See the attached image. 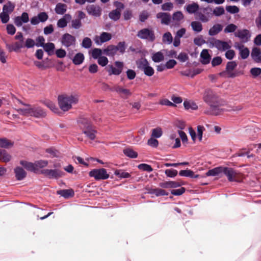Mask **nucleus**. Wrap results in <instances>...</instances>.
Instances as JSON below:
<instances>
[{"label":"nucleus","instance_id":"29","mask_svg":"<svg viewBox=\"0 0 261 261\" xmlns=\"http://www.w3.org/2000/svg\"><path fill=\"white\" fill-rule=\"evenodd\" d=\"M12 156L5 150L0 149V161L3 162L7 163L11 160Z\"/></svg>","mask_w":261,"mask_h":261},{"label":"nucleus","instance_id":"18","mask_svg":"<svg viewBox=\"0 0 261 261\" xmlns=\"http://www.w3.org/2000/svg\"><path fill=\"white\" fill-rule=\"evenodd\" d=\"M32 111V106L28 105H24L17 110V112L20 115L25 116H31Z\"/></svg>","mask_w":261,"mask_h":261},{"label":"nucleus","instance_id":"7","mask_svg":"<svg viewBox=\"0 0 261 261\" xmlns=\"http://www.w3.org/2000/svg\"><path fill=\"white\" fill-rule=\"evenodd\" d=\"M75 42V38L68 33L64 34L61 38L62 44L66 47L74 46Z\"/></svg>","mask_w":261,"mask_h":261},{"label":"nucleus","instance_id":"38","mask_svg":"<svg viewBox=\"0 0 261 261\" xmlns=\"http://www.w3.org/2000/svg\"><path fill=\"white\" fill-rule=\"evenodd\" d=\"M169 138L171 141L175 142L172 146L173 148H175L180 146V141L179 139L177 137L176 133H172L169 136Z\"/></svg>","mask_w":261,"mask_h":261},{"label":"nucleus","instance_id":"48","mask_svg":"<svg viewBox=\"0 0 261 261\" xmlns=\"http://www.w3.org/2000/svg\"><path fill=\"white\" fill-rule=\"evenodd\" d=\"M92 57L94 59H98L99 57H101L103 54V50L99 48H94L91 50Z\"/></svg>","mask_w":261,"mask_h":261},{"label":"nucleus","instance_id":"24","mask_svg":"<svg viewBox=\"0 0 261 261\" xmlns=\"http://www.w3.org/2000/svg\"><path fill=\"white\" fill-rule=\"evenodd\" d=\"M83 133L91 140H94L95 138L96 132L92 128L91 126L88 125L85 128H83Z\"/></svg>","mask_w":261,"mask_h":261},{"label":"nucleus","instance_id":"37","mask_svg":"<svg viewBox=\"0 0 261 261\" xmlns=\"http://www.w3.org/2000/svg\"><path fill=\"white\" fill-rule=\"evenodd\" d=\"M55 10L57 14L62 15L66 12L67 6L62 3H58L56 5Z\"/></svg>","mask_w":261,"mask_h":261},{"label":"nucleus","instance_id":"17","mask_svg":"<svg viewBox=\"0 0 261 261\" xmlns=\"http://www.w3.org/2000/svg\"><path fill=\"white\" fill-rule=\"evenodd\" d=\"M211 56L206 49L202 50L200 55V61L203 64H207L210 63Z\"/></svg>","mask_w":261,"mask_h":261},{"label":"nucleus","instance_id":"54","mask_svg":"<svg viewBox=\"0 0 261 261\" xmlns=\"http://www.w3.org/2000/svg\"><path fill=\"white\" fill-rule=\"evenodd\" d=\"M91 45L92 41L89 38L86 37L84 38L82 43V45L83 47L85 48H89L91 46Z\"/></svg>","mask_w":261,"mask_h":261},{"label":"nucleus","instance_id":"9","mask_svg":"<svg viewBox=\"0 0 261 261\" xmlns=\"http://www.w3.org/2000/svg\"><path fill=\"white\" fill-rule=\"evenodd\" d=\"M138 36L141 39H145L150 41H153L154 39L153 32L148 29H144L140 31L138 33Z\"/></svg>","mask_w":261,"mask_h":261},{"label":"nucleus","instance_id":"28","mask_svg":"<svg viewBox=\"0 0 261 261\" xmlns=\"http://www.w3.org/2000/svg\"><path fill=\"white\" fill-rule=\"evenodd\" d=\"M223 26L220 24L214 25L208 31V34L210 36H215L222 31Z\"/></svg>","mask_w":261,"mask_h":261},{"label":"nucleus","instance_id":"42","mask_svg":"<svg viewBox=\"0 0 261 261\" xmlns=\"http://www.w3.org/2000/svg\"><path fill=\"white\" fill-rule=\"evenodd\" d=\"M163 43L166 44H170L173 41V37L170 32L164 33L162 37Z\"/></svg>","mask_w":261,"mask_h":261},{"label":"nucleus","instance_id":"10","mask_svg":"<svg viewBox=\"0 0 261 261\" xmlns=\"http://www.w3.org/2000/svg\"><path fill=\"white\" fill-rule=\"evenodd\" d=\"M222 173H223L230 181H238V173L232 168H222Z\"/></svg>","mask_w":261,"mask_h":261},{"label":"nucleus","instance_id":"31","mask_svg":"<svg viewBox=\"0 0 261 261\" xmlns=\"http://www.w3.org/2000/svg\"><path fill=\"white\" fill-rule=\"evenodd\" d=\"M183 104L185 108L187 110H196L198 109V106L196 103L191 100H185Z\"/></svg>","mask_w":261,"mask_h":261},{"label":"nucleus","instance_id":"26","mask_svg":"<svg viewBox=\"0 0 261 261\" xmlns=\"http://www.w3.org/2000/svg\"><path fill=\"white\" fill-rule=\"evenodd\" d=\"M103 53L107 56L113 57L117 54L116 47L115 45H109L103 49Z\"/></svg>","mask_w":261,"mask_h":261},{"label":"nucleus","instance_id":"59","mask_svg":"<svg viewBox=\"0 0 261 261\" xmlns=\"http://www.w3.org/2000/svg\"><path fill=\"white\" fill-rule=\"evenodd\" d=\"M155 138L151 137L147 142V144L153 147H156L158 146L159 142L155 139Z\"/></svg>","mask_w":261,"mask_h":261},{"label":"nucleus","instance_id":"34","mask_svg":"<svg viewBox=\"0 0 261 261\" xmlns=\"http://www.w3.org/2000/svg\"><path fill=\"white\" fill-rule=\"evenodd\" d=\"M160 186L164 188H174L179 187L180 185L176 181H169L162 182Z\"/></svg>","mask_w":261,"mask_h":261},{"label":"nucleus","instance_id":"53","mask_svg":"<svg viewBox=\"0 0 261 261\" xmlns=\"http://www.w3.org/2000/svg\"><path fill=\"white\" fill-rule=\"evenodd\" d=\"M97 62L99 65L104 67L108 64L109 60L107 57L101 56L97 59Z\"/></svg>","mask_w":261,"mask_h":261},{"label":"nucleus","instance_id":"58","mask_svg":"<svg viewBox=\"0 0 261 261\" xmlns=\"http://www.w3.org/2000/svg\"><path fill=\"white\" fill-rule=\"evenodd\" d=\"M165 174L170 177H174L177 175V171L174 169H167L165 171Z\"/></svg>","mask_w":261,"mask_h":261},{"label":"nucleus","instance_id":"30","mask_svg":"<svg viewBox=\"0 0 261 261\" xmlns=\"http://www.w3.org/2000/svg\"><path fill=\"white\" fill-rule=\"evenodd\" d=\"M114 90L123 97H127L131 95V92L128 89L120 86H116L114 88Z\"/></svg>","mask_w":261,"mask_h":261},{"label":"nucleus","instance_id":"41","mask_svg":"<svg viewBox=\"0 0 261 261\" xmlns=\"http://www.w3.org/2000/svg\"><path fill=\"white\" fill-rule=\"evenodd\" d=\"M198 9L199 5L195 3L189 4L186 7L187 11L190 14L194 13L198 10Z\"/></svg>","mask_w":261,"mask_h":261},{"label":"nucleus","instance_id":"45","mask_svg":"<svg viewBox=\"0 0 261 261\" xmlns=\"http://www.w3.org/2000/svg\"><path fill=\"white\" fill-rule=\"evenodd\" d=\"M193 30L196 32L199 33L202 30V25L199 21H192L191 24Z\"/></svg>","mask_w":261,"mask_h":261},{"label":"nucleus","instance_id":"21","mask_svg":"<svg viewBox=\"0 0 261 261\" xmlns=\"http://www.w3.org/2000/svg\"><path fill=\"white\" fill-rule=\"evenodd\" d=\"M88 13L92 16L97 17L101 14V10L99 7L91 5L87 8Z\"/></svg>","mask_w":261,"mask_h":261},{"label":"nucleus","instance_id":"52","mask_svg":"<svg viewBox=\"0 0 261 261\" xmlns=\"http://www.w3.org/2000/svg\"><path fill=\"white\" fill-rule=\"evenodd\" d=\"M163 134V132L160 127H157L152 130L151 137L159 138H160Z\"/></svg>","mask_w":261,"mask_h":261},{"label":"nucleus","instance_id":"43","mask_svg":"<svg viewBox=\"0 0 261 261\" xmlns=\"http://www.w3.org/2000/svg\"><path fill=\"white\" fill-rule=\"evenodd\" d=\"M43 47L48 55H51L54 53L55 46L53 43H47L44 44Z\"/></svg>","mask_w":261,"mask_h":261},{"label":"nucleus","instance_id":"60","mask_svg":"<svg viewBox=\"0 0 261 261\" xmlns=\"http://www.w3.org/2000/svg\"><path fill=\"white\" fill-rule=\"evenodd\" d=\"M46 106L50 109L53 112L57 113L59 112L58 108L56 106L55 104L51 101L46 102Z\"/></svg>","mask_w":261,"mask_h":261},{"label":"nucleus","instance_id":"50","mask_svg":"<svg viewBox=\"0 0 261 261\" xmlns=\"http://www.w3.org/2000/svg\"><path fill=\"white\" fill-rule=\"evenodd\" d=\"M123 152L126 156L132 158H136L138 155L137 153L131 148L124 149Z\"/></svg>","mask_w":261,"mask_h":261},{"label":"nucleus","instance_id":"3","mask_svg":"<svg viewBox=\"0 0 261 261\" xmlns=\"http://www.w3.org/2000/svg\"><path fill=\"white\" fill-rule=\"evenodd\" d=\"M138 67L143 71L144 74L147 76H151L154 74V69L149 65L148 62L145 59L140 60L138 63Z\"/></svg>","mask_w":261,"mask_h":261},{"label":"nucleus","instance_id":"19","mask_svg":"<svg viewBox=\"0 0 261 261\" xmlns=\"http://www.w3.org/2000/svg\"><path fill=\"white\" fill-rule=\"evenodd\" d=\"M251 56L255 62H261V49L257 47H254L251 51Z\"/></svg>","mask_w":261,"mask_h":261},{"label":"nucleus","instance_id":"27","mask_svg":"<svg viewBox=\"0 0 261 261\" xmlns=\"http://www.w3.org/2000/svg\"><path fill=\"white\" fill-rule=\"evenodd\" d=\"M23 47V43L17 42L13 44H6V47L10 52L16 51Z\"/></svg>","mask_w":261,"mask_h":261},{"label":"nucleus","instance_id":"36","mask_svg":"<svg viewBox=\"0 0 261 261\" xmlns=\"http://www.w3.org/2000/svg\"><path fill=\"white\" fill-rule=\"evenodd\" d=\"M20 165H21L23 167L25 168L27 170L35 171H36V168L35 165V163H33L31 162H28L25 161H21L20 162Z\"/></svg>","mask_w":261,"mask_h":261},{"label":"nucleus","instance_id":"47","mask_svg":"<svg viewBox=\"0 0 261 261\" xmlns=\"http://www.w3.org/2000/svg\"><path fill=\"white\" fill-rule=\"evenodd\" d=\"M114 174L121 178H129L130 176V174L129 173L125 172L122 170H116Z\"/></svg>","mask_w":261,"mask_h":261},{"label":"nucleus","instance_id":"32","mask_svg":"<svg viewBox=\"0 0 261 261\" xmlns=\"http://www.w3.org/2000/svg\"><path fill=\"white\" fill-rule=\"evenodd\" d=\"M157 17L161 19L162 23L168 24L170 21V15L166 13H159Z\"/></svg>","mask_w":261,"mask_h":261},{"label":"nucleus","instance_id":"14","mask_svg":"<svg viewBox=\"0 0 261 261\" xmlns=\"http://www.w3.org/2000/svg\"><path fill=\"white\" fill-rule=\"evenodd\" d=\"M29 20L28 14L26 12H23L20 16L16 17L14 19V23L17 27H21L23 23H27Z\"/></svg>","mask_w":261,"mask_h":261},{"label":"nucleus","instance_id":"44","mask_svg":"<svg viewBox=\"0 0 261 261\" xmlns=\"http://www.w3.org/2000/svg\"><path fill=\"white\" fill-rule=\"evenodd\" d=\"M164 59V56L163 54L161 51H158L153 54L152 56V60L154 62H160L163 61Z\"/></svg>","mask_w":261,"mask_h":261},{"label":"nucleus","instance_id":"8","mask_svg":"<svg viewBox=\"0 0 261 261\" xmlns=\"http://www.w3.org/2000/svg\"><path fill=\"white\" fill-rule=\"evenodd\" d=\"M112 38L110 33L107 32H103L99 36H96L94 40L97 45H101L102 43L109 41Z\"/></svg>","mask_w":261,"mask_h":261},{"label":"nucleus","instance_id":"13","mask_svg":"<svg viewBox=\"0 0 261 261\" xmlns=\"http://www.w3.org/2000/svg\"><path fill=\"white\" fill-rule=\"evenodd\" d=\"M214 46L221 51L227 50L231 47V45L229 42L222 41L218 40L214 41Z\"/></svg>","mask_w":261,"mask_h":261},{"label":"nucleus","instance_id":"11","mask_svg":"<svg viewBox=\"0 0 261 261\" xmlns=\"http://www.w3.org/2000/svg\"><path fill=\"white\" fill-rule=\"evenodd\" d=\"M234 47L239 50L240 55L242 59H245L248 58L250 51L246 47L240 43H236Z\"/></svg>","mask_w":261,"mask_h":261},{"label":"nucleus","instance_id":"46","mask_svg":"<svg viewBox=\"0 0 261 261\" xmlns=\"http://www.w3.org/2000/svg\"><path fill=\"white\" fill-rule=\"evenodd\" d=\"M222 167H218L215 168L213 169L210 170L206 173V176H216L218 175L219 173H222Z\"/></svg>","mask_w":261,"mask_h":261},{"label":"nucleus","instance_id":"5","mask_svg":"<svg viewBox=\"0 0 261 261\" xmlns=\"http://www.w3.org/2000/svg\"><path fill=\"white\" fill-rule=\"evenodd\" d=\"M115 67L112 65H109L107 68V70L109 75H119L123 70V63L119 61H116L115 62Z\"/></svg>","mask_w":261,"mask_h":261},{"label":"nucleus","instance_id":"63","mask_svg":"<svg viewBox=\"0 0 261 261\" xmlns=\"http://www.w3.org/2000/svg\"><path fill=\"white\" fill-rule=\"evenodd\" d=\"M224 9L222 7H216L215 9L213 10V14L217 16H220L224 14Z\"/></svg>","mask_w":261,"mask_h":261},{"label":"nucleus","instance_id":"39","mask_svg":"<svg viewBox=\"0 0 261 261\" xmlns=\"http://www.w3.org/2000/svg\"><path fill=\"white\" fill-rule=\"evenodd\" d=\"M237 64L235 61H231L227 63L226 65V70L230 76H235L234 74L232 73V71L237 67Z\"/></svg>","mask_w":261,"mask_h":261},{"label":"nucleus","instance_id":"6","mask_svg":"<svg viewBox=\"0 0 261 261\" xmlns=\"http://www.w3.org/2000/svg\"><path fill=\"white\" fill-rule=\"evenodd\" d=\"M203 99L204 101L207 103L210 106L217 103L218 101V97L217 95L211 90H207L204 94Z\"/></svg>","mask_w":261,"mask_h":261},{"label":"nucleus","instance_id":"22","mask_svg":"<svg viewBox=\"0 0 261 261\" xmlns=\"http://www.w3.org/2000/svg\"><path fill=\"white\" fill-rule=\"evenodd\" d=\"M14 173L16 179L18 180H22L27 175L26 172L20 167H16L14 169Z\"/></svg>","mask_w":261,"mask_h":261},{"label":"nucleus","instance_id":"23","mask_svg":"<svg viewBox=\"0 0 261 261\" xmlns=\"http://www.w3.org/2000/svg\"><path fill=\"white\" fill-rule=\"evenodd\" d=\"M32 113L31 116L37 118L43 117L45 116V112L40 108L32 106Z\"/></svg>","mask_w":261,"mask_h":261},{"label":"nucleus","instance_id":"56","mask_svg":"<svg viewBox=\"0 0 261 261\" xmlns=\"http://www.w3.org/2000/svg\"><path fill=\"white\" fill-rule=\"evenodd\" d=\"M226 11L231 14L237 13L239 11V9L236 6H228L226 7Z\"/></svg>","mask_w":261,"mask_h":261},{"label":"nucleus","instance_id":"64","mask_svg":"<svg viewBox=\"0 0 261 261\" xmlns=\"http://www.w3.org/2000/svg\"><path fill=\"white\" fill-rule=\"evenodd\" d=\"M250 73L254 77H256L261 74V68H252L250 70Z\"/></svg>","mask_w":261,"mask_h":261},{"label":"nucleus","instance_id":"57","mask_svg":"<svg viewBox=\"0 0 261 261\" xmlns=\"http://www.w3.org/2000/svg\"><path fill=\"white\" fill-rule=\"evenodd\" d=\"M36 170H37L39 168H43L46 167L48 164V162L44 160H40L35 162Z\"/></svg>","mask_w":261,"mask_h":261},{"label":"nucleus","instance_id":"12","mask_svg":"<svg viewBox=\"0 0 261 261\" xmlns=\"http://www.w3.org/2000/svg\"><path fill=\"white\" fill-rule=\"evenodd\" d=\"M235 35L243 42H247L250 37V33L247 30H239L235 33Z\"/></svg>","mask_w":261,"mask_h":261},{"label":"nucleus","instance_id":"16","mask_svg":"<svg viewBox=\"0 0 261 261\" xmlns=\"http://www.w3.org/2000/svg\"><path fill=\"white\" fill-rule=\"evenodd\" d=\"M223 112L224 110L220 107V103L218 102L217 103H215L210 106V111L208 113L213 115H219Z\"/></svg>","mask_w":261,"mask_h":261},{"label":"nucleus","instance_id":"2","mask_svg":"<svg viewBox=\"0 0 261 261\" xmlns=\"http://www.w3.org/2000/svg\"><path fill=\"white\" fill-rule=\"evenodd\" d=\"M89 176L96 180H105L109 177V174L104 168L95 169L89 172Z\"/></svg>","mask_w":261,"mask_h":261},{"label":"nucleus","instance_id":"40","mask_svg":"<svg viewBox=\"0 0 261 261\" xmlns=\"http://www.w3.org/2000/svg\"><path fill=\"white\" fill-rule=\"evenodd\" d=\"M13 145V142L6 138H0V147L9 148L12 147Z\"/></svg>","mask_w":261,"mask_h":261},{"label":"nucleus","instance_id":"15","mask_svg":"<svg viewBox=\"0 0 261 261\" xmlns=\"http://www.w3.org/2000/svg\"><path fill=\"white\" fill-rule=\"evenodd\" d=\"M69 57L72 59V61L74 64L79 65L83 63L84 61L85 57L83 54L81 53H78L75 55L71 58V54L69 51L68 53Z\"/></svg>","mask_w":261,"mask_h":261},{"label":"nucleus","instance_id":"62","mask_svg":"<svg viewBox=\"0 0 261 261\" xmlns=\"http://www.w3.org/2000/svg\"><path fill=\"white\" fill-rule=\"evenodd\" d=\"M184 18L183 14L180 11H177L173 14V19L175 21H180Z\"/></svg>","mask_w":261,"mask_h":261},{"label":"nucleus","instance_id":"49","mask_svg":"<svg viewBox=\"0 0 261 261\" xmlns=\"http://www.w3.org/2000/svg\"><path fill=\"white\" fill-rule=\"evenodd\" d=\"M63 197L68 198L73 196L74 193L72 190H63L58 192Z\"/></svg>","mask_w":261,"mask_h":261},{"label":"nucleus","instance_id":"20","mask_svg":"<svg viewBox=\"0 0 261 261\" xmlns=\"http://www.w3.org/2000/svg\"><path fill=\"white\" fill-rule=\"evenodd\" d=\"M71 19V16L69 14H65L57 22V26L59 28H63L67 26V22Z\"/></svg>","mask_w":261,"mask_h":261},{"label":"nucleus","instance_id":"25","mask_svg":"<svg viewBox=\"0 0 261 261\" xmlns=\"http://www.w3.org/2000/svg\"><path fill=\"white\" fill-rule=\"evenodd\" d=\"M45 172L50 178H58L63 175V173L58 170H46Z\"/></svg>","mask_w":261,"mask_h":261},{"label":"nucleus","instance_id":"33","mask_svg":"<svg viewBox=\"0 0 261 261\" xmlns=\"http://www.w3.org/2000/svg\"><path fill=\"white\" fill-rule=\"evenodd\" d=\"M179 174L181 176L190 177L192 178H198L199 176V175L195 174L193 171L189 169L180 171Z\"/></svg>","mask_w":261,"mask_h":261},{"label":"nucleus","instance_id":"61","mask_svg":"<svg viewBox=\"0 0 261 261\" xmlns=\"http://www.w3.org/2000/svg\"><path fill=\"white\" fill-rule=\"evenodd\" d=\"M194 42L195 44L198 46H201L205 43V41L202 36H200L194 38Z\"/></svg>","mask_w":261,"mask_h":261},{"label":"nucleus","instance_id":"35","mask_svg":"<svg viewBox=\"0 0 261 261\" xmlns=\"http://www.w3.org/2000/svg\"><path fill=\"white\" fill-rule=\"evenodd\" d=\"M15 6L14 3L9 1L3 6V11L10 14L14 11Z\"/></svg>","mask_w":261,"mask_h":261},{"label":"nucleus","instance_id":"51","mask_svg":"<svg viewBox=\"0 0 261 261\" xmlns=\"http://www.w3.org/2000/svg\"><path fill=\"white\" fill-rule=\"evenodd\" d=\"M120 11L118 10H115L112 11L109 14V17L111 19L114 20H117L120 17Z\"/></svg>","mask_w":261,"mask_h":261},{"label":"nucleus","instance_id":"1","mask_svg":"<svg viewBox=\"0 0 261 261\" xmlns=\"http://www.w3.org/2000/svg\"><path fill=\"white\" fill-rule=\"evenodd\" d=\"M58 105L60 108L66 112L70 110L72 106L79 101V96L75 94L61 95L58 96Z\"/></svg>","mask_w":261,"mask_h":261},{"label":"nucleus","instance_id":"4","mask_svg":"<svg viewBox=\"0 0 261 261\" xmlns=\"http://www.w3.org/2000/svg\"><path fill=\"white\" fill-rule=\"evenodd\" d=\"M205 130L204 126L201 125H198L197 127V135L195 131L191 127H189V133L191 137L192 140L195 142L197 139L199 141H201L202 140V135L203 132Z\"/></svg>","mask_w":261,"mask_h":261},{"label":"nucleus","instance_id":"55","mask_svg":"<svg viewBox=\"0 0 261 261\" xmlns=\"http://www.w3.org/2000/svg\"><path fill=\"white\" fill-rule=\"evenodd\" d=\"M0 18L1 19V21L3 23H6L8 22L9 20V14L6 13L3 11L0 14Z\"/></svg>","mask_w":261,"mask_h":261}]
</instances>
